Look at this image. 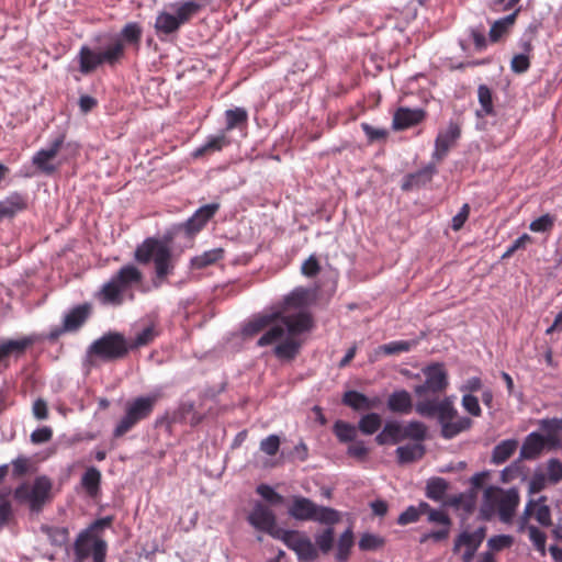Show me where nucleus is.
Segmentation results:
<instances>
[{"label":"nucleus","instance_id":"obj_1","mask_svg":"<svg viewBox=\"0 0 562 562\" xmlns=\"http://www.w3.org/2000/svg\"><path fill=\"white\" fill-rule=\"evenodd\" d=\"M415 411L423 417H437L441 426V436L445 439H452L459 434L469 430L473 425L471 418L459 416L450 397L418 401L415 405Z\"/></svg>","mask_w":562,"mask_h":562},{"label":"nucleus","instance_id":"obj_2","mask_svg":"<svg viewBox=\"0 0 562 562\" xmlns=\"http://www.w3.org/2000/svg\"><path fill=\"white\" fill-rule=\"evenodd\" d=\"M278 314L274 323L265 329V333L257 340L258 347L271 346L280 341L285 333L290 335H301L310 331L314 326V319L310 312L301 311L296 314L286 315L283 312Z\"/></svg>","mask_w":562,"mask_h":562},{"label":"nucleus","instance_id":"obj_3","mask_svg":"<svg viewBox=\"0 0 562 562\" xmlns=\"http://www.w3.org/2000/svg\"><path fill=\"white\" fill-rule=\"evenodd\" d=\"M519 502L520 496L516 488L505 491L497 486H488L483 494L480 517L490 520L497 512L501 521L508 524L513 520Z\"/></svg>","mask_w":562,"mask_h":562},{"label":"nucleus","instance_id":"obj_4","mask_svg":"<svg viewBox=\"0 0 562 562\" xmlns=\"http://www.w3.org/2000/svg\"><path fill=\"white\" fill-rule=\"evenodd\" d=\"M142 282V271L134 265H125L102 285L97 297L102 304L121 305L123 293Z\"/></svg>","mask_w":562,"mask_h":562},{"label":"nucleus","instance_id":"obj_5","mask_svg":"<svg viewBox=\"0 0 562 562\" xmlns=\"http://www.w3.org/2000/svg\"><path fill=\"white\" fill-rule=\"evenodd\" d=\"M134 259L140 265H147L153 260L158 279H165L175 267L169 245L155 237L146 238L136 247Z\"/></svg>","mask_w":562,"mask_h":562},{"label":"nucleus","instance_id":"obj_6","mask_svg":"<svg viewBox=\"0 0 562 562\" xmlns=\"http://www.w3.org/2000/svg\"><path fill=\"white\" fill-rule=\"evenodd\" d=\"M160 397V394L153 393L147 396H138L127 402L125 415L116 425L113 436L115 438H120L128 432L139 422L147 419L154 412L155 405Z\"/></svg>","mask_w":562,"mask_h":562},{"label":"nucleus","instance_id":"obj_7","mask_svg":"<svg viewBox=\"0 0 562 562\" xmlns=\"http://www.w3.org/2000/svg\"><path fill=\"white\" fill-rule=\"evenodd\" d=\"M288 514L296 520H313L325 525H335L340 520L338 510L330 507L318 506L304 496H293Z\"/></svg>","mask_w":562,"mask_h":562},{"label":"nucleus","instance_id":"obj_8","mask_svg":"<svg viewBox=\"0 0 562 562\" xmlns=\"http://www.w3.org/2000/svg\"><path fill=\"white\" fill-rule=\"evenodd\" d=\"M124 44L116 40L103 52H95L83 45L79 50V70L83 75L94 71L102 64L115 65L124 56Z\"/></svg>","mask_w":562,"mask_h":562},{"label":"nucleus","instance_id":"obj_9","mask_svg":"<svg viewBox=\"0 0 562 562\" xmlns=\"http://www.w3.org/2000/svg\"><path fill=\"white\" fill-rule=\"evenodd\" d=\"M53 483L48 476L35 477L32 485L20 484L13 492L14 499L19 503H26L32 512L38 513L50 499Z\"/></svg>","mask_w":562,"mask_h":562},{"label":"nucleus","instance_id":"obj_10","mask_svg":"<svg viewBox=\"0 0 562 562\" xmlns=\"http://www.w3.org/2000/svg\"><path fill=\"white\" fill-rule=\"evenodd\" d=\"M425 375L424 383L414 387V393L419 401L439 400V395L445 393L448 385V373L442 363H432L423 369Z\"/></svg>","mask_w":562,"mask_h":562},{"label":"nucleus","instance_id":"obj_11","mask_svg":"<svg viewBox=\"0 0 562 562\" xmlns=\"http://www.w3.org/2000/svg\"><path fill=\"white\" fill-rule=\"evenodd\" d=\"M106 542L91 535V530H82L74 543L75 562H83L92 557L93 562H105Z\"/></svg>","mask_w":562,"mask_h":562},{"label":"nucleus","instance_id":"obj_12","mask_svg":"<svg viewBox=\"0 0 562 562\" xmlns=\"http://www.w3.org/2000/svg\"><path fill=\"white\" fill-rule=\"evenodd\" d=\"M128 350L126 339L120 333H108L89 347L91 356L103 360L121 359L127 355Z\"/></svg>","mask_w":562,"mask_h":562},{"label":"nucleus","instance_id":"obj_13","mask_svg":"<svg viewBox=\"0 0 562 562\" xmlns=\"http://www.w3.org/2000/svg\"><path fill=\"white\" fill-rule=\"evenodd\" d=\"M531 518L542 527L552 526L551 509L547 504H537L533 498L528 499L524 512L518 518V532H525Z\"/></svg>","mask_w":562,"mask_h":562},{"label":"nucleus","instance_id":"obj_14","mask_svg":"<svg viewBox=\"0 0 562 562\" xmlns=\"http://www.w3.org/2000/svg\"><path fill=\"white\" fill-rule=\"evenodd\" d=\"M461 136V127L457 122H449L446 130L440 131L435 139V149L432 159L437 162L442 161L449 150L456 145Z\"/></svg>","mask_w":562,"mask_h":562},{"label":"nucleus","instance_id":"obj_15","mask_svg":"<svg viewBox=\"0 0 562 562\" xmlns=\"http://www.w3.org/2000/svg\"><path fill=\"white\" fill-rule=\"evenodd\" d=\"M248 521L257 530L267 532L273 538L277 535L276 531L280 530V527L277 525V519L273 512L261 503L255 505L248 516Z\"/></svg>","mask_w":562,"mask_h":562},{"label":"nucleus","instance_id":"obj_16","mask_svg":"<svg viewBox=\"0 0 562 562\" xmlns=\"http://www.w3.org/2000/svg\"><path fill=\"white\" fill-rule=\"evenodd\" d=\"M65 142V135L60 134L57 136L48 148L40 149L32 158L33 165L46 175H52L56 171V167L50 164L57 154L59 153Z\"/></svg>","mask_w":562,"mask_h":562},{"label":"nucleus","instance_id":"obj_17","mask_svg":"<svg viewBox=\"0 0 562 562\" xmlns=\"http://www.w3.org/2000/svg\"><path fill=\"white\" fill-rule=\"evenodd\" d=\"M35 342V339L30 336L20 339H4L0 342V368H9V358H20L23 356L29 347Z\"/></svg>","mask_w":562,"mask_h":562},{"label":"nucleus","instance_id":"obj_18","mask_svg":"<svg viewBox=\"0 0 562 562\" xmlns=\"http://www.w3.org/2000/svg\"><path fill=\"white\" fill-rule=\"evenodd\" d=\"M218 210V203L203 205L199 207L194 214L181 225V227L187 233V235H195L204 228L207 222L216 214Z\"/></svg>","mask_w":562,"mask_h":562},{"label":"nucleus","instance_id":"obj_19","mask_svg":"<svg viewBox=\"0 0 562 562\" xmlns=\"http://www.w3.org/2000/svg\"><path fill=\"white\" fill-rule=\"evenodd\" d=\"M426 117V112L422 109L398 108L392 120L394 131H404L422 123Z\"/></svg>","mask_w":562,"mask_h":562},{"label":"nucleus","instance_id":"obj_20","mask_svg":"<svg viewBox=\"0 0 562 562\" xmlns=\"http://www.w3.org/2000/svg\"><path fill=\"white\" fill-rule=\"evenodd\" d=\"M27 195L21 192H12L0 201V221L3 218H13L16 214L27 210Z\"/></svg>","mask_w":562,"mask_h":562},{"label":"nucleus","instance_id":"obj_21","mask_svg":"<svg viewBox=\"0 0 562 562\" xmlns=\"http://www.w3.org/2000/svg\"><path fill=\"white\" fill-rule=\"evenodd\" d=\"M314 300L315 293L313 290L297 286L284 297L283 311L305 308L310 306Z\"/></svg>","mask_w":562,"mask_h":562},{"label":"nucleus","instance_id":"obj_22","mask_svg":"<svg viewBox=\"0 0 562 562\" xmlns=\"http://www.w3.org/2000/svg\"><path fill=\"white\" fill-rule=\"evenodd\" d=\"M231 144L232 139L228 134L221 130L218 134L209 136L206 142L193 151L192 156L194 158H202L206 155L221 151Z\"/></svg>","mask_w":562,"mask_h":562},{"label":"nucleus","instance_id":"obj_23","mask_svg":"<svg viewBox=\"0 0 562 562\" xmlns=\"http://www.w3.org/2000/svg\"><path fill=\"white\" fill-rule=\"evenodd\" d=\"M299 335H290L276 345L273 355L281 361H292L300 353L302 341L297 339Z\"/></svg>","mask_w":562,"mask_h":562},{"label":"nucleus","instance_id":"obj_24","mask_svg":"<svg viewBox=\"0 0 562 562\" xmlns=\"http://www.w3.org/2000/svg\"><path fill=\"white\" fill-rule=\"evenodd\" d=\"M547 443L549 442L544 436L533 431L525 438L520 449V457L525 460H535L544 450Z\"/></svg>","mask_w":562,"mask_h":562},{"label":"nucleus","instance_id":"obj_25","mask_svg":"<svg viewBox=\"0 0 562 562\" xmlns=\"http://www.w3.org/2000/svg\"><path fill=\"white\" fill-rule=\"evenodd\" d=\"M342 404L353 411H369L375 408L380 404L379 397L370 398L358 391H347L342 395Z\"/></svg>","mask_w":562,"mask_h":562},{"label":"nucleus","instance_id":"obj_26","mask_svg":"<svg viewBox=\"0 0 562 562\" xmlns=\"http://www.w3.org/2000/svg\"><path fill=\"white\" fill-rule=\"evenodd\" d=\"M90 315V305L81 304L74 307L69 313H67L64 317V326L68 333H75L79 330L83 324L87 322Z\"/></svg>","mask_w":562,"mask_h":562},{"label":"nucleus","instance_id":"obj_27","mask_svg":"<svg viewBox=\"0 0 562 562\" xmlns=\"http://www.w3.org/2000/svg\"><path fill=\"white\" fill-rule=\"evenodd\" d=\"M226 134L233 130H246L248 125V112L244 108H234L225 111Z\"/></svg>","mask_w":562,"mask_h":562},{"label":"nucleus","instance_id":"obj_28","mask_svg":"<svg viewBox=\"0 0 562 562\" xmlns=\"http://www.w3.org/2000/svg\"><path fill=\"white\" fill-rule=\"evenodd\" d=\"M387 407L393 413L408 414L413 408L412 396L406 390L393 392L387 400Z\"/></svg>","mask_w":562,"mask_h":562},{"label":"nucleus","instance_id":"obj_29","mask_svg":"<svg viewBox=\"0 0 562 562\" xmlns=\"http://www.w3.org/2000/svg\"><path fill=\"white\" fill-rule=\"evenodd\" d=\"M403 440V426L397 422H387L382 431L375 437L380 446L398 443Z\"/></svg>","mask_w":562,"mask_h":562},{"label":"nucleus","instance_id":"obj_30","mask_svg":"<svg viewBox=\"0 0 562 562\" xmlns=\"http://www.w3.org/2000/svg\"><path fill=\"white\" fill-rule=\"evenodd\" d=\"M395 453L400 464H407L420 460L426 453V448L423 443H409L398 447Z\"/></svg>","mask_w":562,"mask_h":562},{"label":"nucleus","instance_id":"obj_31","mask_svg":"<svg viewBox=\"0 0 562 562\" xmlns=\"http://www.w3.org/2000/svg\"><path fill=\"white\" fill-rule=\"evenodd\" d=\"M278 314L259 315L250 319L243 328L244 337H254L259 333H265V329L276 322Z\"/></svg>","mask_w":562,"mask_h":562},{"label":"nucleus","instance_id":"obj_32","mask_svg":"<svg viewBox=\"0 0 562 562\" xmlns=\"http://www.w3.org/2000/svg\"><path fill=\"white\" fill-rule=\"evenodd\" d=\"M518 442L514 439H507L496 445L492 452V463L503 464L506 462L516 451Z\"/></svg>","mask_w":562,"mask_h":562},{"label":"nucleus","instance_id":"obj_33","mask_svg":"<svg viewBox=\"0 0 562 562\" xmlns=\"http://www.w3.org/2000/svg\"><path fill=\"white\" fill-rule=\"evenodd\" d=\"M101 472L94 468H88L81 477V486L90 497H95L100 491Z\"/></svg>","mask_w":562,"mask_h":562},{"label":"nucleus","instance_id":"obj_34","mask_svg":"<svg viewBox=\"0 0 562 562\" xmlns=\"http://www.w3.org/2000/svg\"><path fill=\"white\" fill-rule=\"evenodd\" d=\"M519 9H516L512 14L494 22L488 33V37L492 43L498 42L508 32V29L514 24Z\"/></svg>","mask_w":562,"mask_h":562},{"label":"nucleus","instance_id":"obj_35","mask_svg":"<svg viewBox=\"0 0 562 562\" xmlns=\"http://www.w3.org/2000/svg\"><path fill=\"white\" fill-rule=\"evenodd\" d=\"M419 344L418 339L413 340H396L389 344H384L376 349V353H383L385 356L398 355L402 352H408Z\"/></svg>","mask_w":562,"mask_h":562},{"label":"nucleus","instance_id":"obj_36","mask_svg":"<svg viewBox=\"0 0 562 562\" xmlns=\"http://www.w3.org/2000/svg\"><path fill=\"white\" fill-rule=\"evenodd\" d=\"M477 99L481 105L476 110L477 117H484L494 114L493 94L492 90L486 85H480L477 88Z\"/></svg>","mask_w":562,"mask_h":562},{"label":"nucleus","instance_id":"obj_37","mask_svg":"<svg viewBox=\"0 0 562 562\" xmlns=\"http://www.w3.org/2000/svg\"><path fill=\"white\" fill-rule=\"evenodd\" d=\"M426 436L427 427L422 422L412 420L407 425L403 426V440L411 439L416 441L415 443H423Z\"/></svg>","mask_w":562,"mask_h":562},{"label":"nucleus","instance_id":"obj_38","mask_svg":"<svg viewBox=\"0 0 562 562\" xmlns=\"http://www.w3.org/2000/svg\"><path fill=\"white\" fill-rule=\"evenodd\" d=\"M437 172L435 164H428L423 169L418 170L415 173H411L407 177V181L403 184V189L407 190L413 186H418L420 183H426L431 180L432 176Z\"/></svg>","mask_w":562,"mask_h":562},{"label":"nucleus","instance_id":"obj_39","mask_svg":"<svg viewBox=\"0 0 562 562\" xmlns=\"http://www.w3.org/2000/svg\"><path fill=\"white\" fill-rule=\"evenodd\" d=\"M425 510H429V504L420 502L417 506H408L397 518V524L406 526L419 520L422 515H425Z\"/></svg>","mask_w":562,"mask_h":562},{"label":"nucleus","instance_id":"obj_40","mask_svg":"<svg viewBox=\"0 0 562 562\" xmlns=\"http://www.w3.org/2000/svg\"><path fill=\"white\" fill-rule=\"evenodd\" d=\"M181 24L179 23V20L176 18V15H172L167 12H161L155 23V27L158 33H164L166 35L175 33L179 30Z\"/></svg>","mask_w":562,"mask_h":562},{"label":"nucleus","instance_id":"obj_41","mask_svg":"<svg viewBox=\"0 0 562 562\" xmlns=\"http://www.w3.org/2000/svg\"><path fill=\"white\" fill-rule=\"evenodd\" d=\"M224 250L222 248H215L204 251L202 255L192 258L191 265L195 269H203L211 266L223 258Z\"/></svg>","mask_w":562,"mask_h":562},{"label":"nucleus","instance_id":"obj_42","mask_svg":"<svg viewBox=\"0 0 562 562\" xmlns=\"http://www.w3.org/2000/svg\"><path fill=\"white\" fill-rule=\"evenodd\" d=\"M382 425V418L376 413H369L363 415L358 423V430L363 435H373Z\"/></svg>","mask_w":562,"mask_h":562},{"label":"nucleus","instance_id":"obj_43","mask_svg":"<svg viewBox=\"0 0 562 562\" xmlns=\"http://www.w3.org/2000/svg\"><path fill=\"white\" fill-rule=\"evenodd\" d=\"M334 434L340 442H352L356 440L358 428L347 422L337 420L333 427Z\"/></svg>","mask_w":562,"mask_h":562},{"label":"nucleus","instance_id":"obj_44","mask_svg":"<svg viewBox=\"0 0 562 562\" xmlns=\"http://www.w3.org/2000/svg\"><path fill=\"white\" fill-rule=\"evenodd\" d=\"M202 9V4L196 3L194 1H186L177 4L176 9V18L179 20V23L182 25L189 22L200 10Z\"/></svg>","mask_w":562,"mask_h":562},{"label":"nucleus","instance_id":"obj_45","mask_svg":"<svg viewBox=\"0 0 562 562\" xmlns=\"http://www.w3.org/2000/svg\"><path fill=\"white\" fill-rule=\"evenodd\" d=\"M277 535L274 539L281 540L289 549L295 550L300 547L301 542L306 538L301 532L296 530H285L280 528L279 531H276Z\"/></svg>","mask_w":562,"mask_h":562},{"label":"nucleus","instance_id":"obj_46","mask_svg":"<svg viewBox=\"0 0 562 562\" xmlns=\"http://www.w3.org/2000/svg\"><path fill=\"white\" fill-rule=\"evenodd\" d=\"M448 488V484L445 479L436 477L428 481L426 486V496L432 501L439 502L443 498Z\"/></svg>","mask_w":562,"mask_h":562},{"label":"nucleus","instance_id":"obj_47","mask_svg":"<svg viewBox=\"0 0 562 562\" xmlns=\"http://www.w3.org/2000/svg\"><path fill=\"white\" fill-rule=\"evenodd\" d=\"M158 333L154 326L145 327L140 333L136 335V337L131 341L128 349H138L140 347H145L154 341L157 337Z\"/></svg>","mask_w":562,"mask_h":562},{"label":"nucleus","instance_id":"obj_48","mask_svg":"<svg viewBox=\"0 0 562 562\" xmlns=\"http://www.w3.org/2000/svg\"><path fill=\"white\" fill-rule=\"evenodd\" d=\"M541 430L547 434L548 442H553L555 437L562 431V419L547 418L539 422Z\"/></svg>","mask_w":562,"mask_h":562},{"label":"nucleus","instance_id":"obj_49","mask_svg":"<svg viewBox=\"0 0 562 562\" xmlns=\"http://www.w3.org/2000/svg\"><path fill=\"white\" fill-rule=\"evenodd\" d=\"M452 504L465 513H472L476 506V493L474 491L462 493L453 498Z\"/></svg>","mask_w":562,"mask_h":562},{"label":"nucleus","instance_id":"obj_50","mask_svg":"<svg viewBox=\"0 0 562 562\" xmlns=\"http://www.w3.org/2000/svg\"><path fill=\"white\" fill-rule=\"evenodd\" d=\"M462 546L465 547V551L462 554V561L471 562L480 546H476L472 540H462V535L460 533L454 541L453 551L457 552Z\"/></svg>","mask_w":562,"mask_h":562},{"label":"nucleus","instance_id":"obj_51","mask_svg":"<svg viewBox=\"0 0 562 562\" xmlns=\"http://www.w3.org/2000/svg\"><path fill=\"white\" fill-rule=\"evenodd\" d=\"M353 544V535L350 529L346 530L339 538L337 559L339 561L347 560L350 549Z\"/></svg>","mask_w":562,"mask_h":562},{"label":"nucleus","instance_id":"obj_52","mask_svg":"<svg viewBox=\"0 0 562 562\" xmlns=\"http://www.w3.org/2000/svg\"><path fill=\"white\" fill-rule=\"evenodd\" d=\"M300 561L311 562L317 558V550L312 541L306 537L295 550Z\"/></svg>","mask_w":562,"mask_h":562},{"label":"nucleus","instance_id":"obj_53","mask_svg":"<svg viewBox=\"0 0 562 562\" xmlns=\"http://www.w3.org/2000/svg\"><path fill=\"white\" fill-rule=\"evenodd\" d=\"M121 35L126 43L138 46L142 38V29L137 23L131 22L122 29Z\"/></svg>","mask_w":562,"mask_h":562},{"label":"nucleus","instance_id":"obj_54","mask_svg":"<svg viewBox=\"0 0 562 562\" xmlns=\"http://www.w3.org/2000/svg\"><path fill=\"white\" fill-rule=\"evenodd\" d=\"M526 531H528L529 539L533 543L535 548L541 553H544L547 541L546 533L530 524H528V527H526Z\"/></svg>","mask_w":562,"mask_h":562},{"label":"nucleus","instance_id":"obj_55","mask_svg":"<svg viewBox=\"0 0 562 562\" xmlns=\"http://www.w3.org/2000/svg\"><path fill=\"white\" fill-rule=\"evenodd\" d=\"M553 226L554 217L550 214H544L532 221L529 225V229L535 233H546L550 232Z\"/></svg>","mask_w":562,"mask_h":562},{"label":"nucleus","instance_id":"obj_56","mask_svg":"<svg viewBox=\"0 0 562 562\" xmlns=\"http://www.w3.org/2000/svg\"><path fill=\"white\" fill-rule=\"evenodd\" d=\"M361 128L366 134L369 143H374L378 140H385L389 136V132L385 128L374 127L368 123H361Z\"/></svg>","mask_w":562,"mask_h":562},{"label":"nucleus","instance_id":"obj_57","mask_svg":"<svg viewBox=\"0 0 562 562\" xmlns=\"http://www.w3.org/2000/svg\"><path fill=\"white\" fill-rule=\"evenodd\" d=\"M383 544L384 539L372 533H364L359 540V548L363 551L376 550Z\"/></svg>","mask_w":562,"mask_h":562},{"label":"nucleus","instance_id":"obj_58","mask_svg":"<svg viewBox=\"0 0 562 562\" xmlns=\"http://www.w3.org/2000/svg\"><path fill=\"white\" fill-rule=\"evenodd\" d=\"M280 443L281 441L278 435H269L260 441V450L267 456L273 457L278 453Z\"/></svg>","mask_w":562,"mask_h":562},{"label":"nucleus","instance_id":"obj_59","mask_svg":"<svg viewBox=\"0 0 562 562\" xmlns=\"http://www.w3.org/2000/svg\"><path fill=\"white\" fill-rule=\"evenodd\" d=\"M462 407L470 415L474 417H480L482 415V409L479 403V398L473 394H464L461 401Z\"/></svg>","mask_w":562,"mask_h":562},{"label":"nucleus","instance_id":"obj_60","mask_svg":"<svg viewBox=\"0 0 562 562\" xmlns=\"http://www.w3.org/2000/svg\"><path fill=\"white\" fill-rule=\"evenodd\" d=\"M548 481L557 484L562 480V462L559 459L552 458L548 461Z\"/></svg>","mask_w":562,"mask_h":562},{"label":"nucleus","instance_id":"obj_61","mask_svg":"<svg viewBox=\"0 0 562 562\" xmlns=\"http://www.w3.org/2000/svg\"><path fill=\"white\" fill-rule=\"evenodd\" d=\"M315 541L322 552H329L334 544V529L327 528L321 535L316 536Z\"/></svg>","mask_w":562,"mask_h":562},{"label":"nucleus","instance_id":"obj_62","mask_svg":"<svg viewBox=\"0 0 562 562\" xmlns=\"http://www.w3.org/2000/svg\"><path fill=\"white\" fill-rule=\"evenodd\" d=\"M514 538L508 535L494 536L488 539L487 546L493 551H501L512 547Z\"/></svg>","mask_w":562,"mask_h":562},{"label":"nucleus","instance_id":"obj_63","mask_svg":"<svg viewBox=\"0 0 562 562\" xmlns=\"http://www.w3.org/2000/svg\"><path fill=\"white\" fill-rule=\"evenodd\" d=\"M510 68L515 74H524L530 68V56L517 54L512 58Z\"/></svg>","mask_w":562,"mask_h":562},{"label":"nucleus","instance_id":"obj_64","mask_svg":"<svg viewBox=\"0 0 562 562\" xmlns=\"http://www.w3.org/2000/svg\"><path fill=\"white\" fill-rule=\"evenodd\" d=\"M257 493L271 504H282L284 498L278 494L271 486L261 484L257 487Z\"/></svg>","mask_w":562,"mask_h":562}]
</instances>
